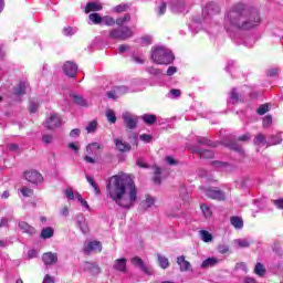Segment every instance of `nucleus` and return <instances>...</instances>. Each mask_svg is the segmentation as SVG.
Segmentation results:
<instances>
[{"label": "nucleus", "instance_id": "nucleus-21", "mask_svg": "<svg viewBox=\"0 0 283 283\" xmlns=\"http://www.w3.org/2000/svg\"><path fill=\"white\" fill-rule=\"evenodd\" d=\"M203 12H207L208 14H218V12H220V6L216 2H209L205 7Z\"/></svg>", "mask_w": 283, "mask_h": 283}, {"label": "nucleus", "instance_id": "nucleus-49", "mask_svg": "<svg viewBox=\"0 0 283 283\" xmlns=\"http://www.w3.org/2000/svg\"><path fill=\"white\" fill-rule=\"evenodd\" d=\"M132 19V17H129V14H125L122 18H118L116 20L117 25H125V23H127L129 20Z\"/></svg>", "mask_w": 283, "mask_h": 283}, {"label": "nucleus", "instance_id": "nucleus-29", "mask_svg": "<svg viewBox=\"0 0 283 283\" xmlns=\"http://www.w3.org/2000/svg\"><path fill=\"white\" fill-rule=\"evenodd\" d=\"M86 180L88 185H91V187L94 189L95 196H101V188H98V184H96L94 178H92L90 175H86Z\"/></svg>", "mask_w": 283, "mask_h": 283}, {"label": "nucleus", "instance_id": "nucleus-46", "mask_svg": "<svg viewBox=\"0 0 283 283\" xmlns=\"http://www.w3.org/2000/svg\"><path fill=\"white\" fill-rule=\"evenodd\" d=\"M103 25H114L116 23V20L109 15H105L102 18Z\"/></svg>", "mask_w": 283, "mask_h": 283}, {"label": "nucleus", "instance_id": "nucleus-56", "mask_svg": "<svg viewBox=\"0 0 283 283\" xmlns=\"http://www.w3.org/2000/svg\"><path fill=\"white\" fill-rule=\"evenodd\" d=\"M271 123H273V117H271V115H266L263 118V127H269V125H271Z\"/></svg>", "mask_w": 283, "mask_h": 283}, {"label": "nucleus", "instance_id": "nucleus-8", "mask_svg": "<svg viewBox=\"0 0 283 283\" xmlns=\"http://www.w3.org/2000/svg\"><path fill=\"white\" fill-rule=\"evenodd\" d=\"M63 125V119L60 114L52 113L51 116L45 122V127L48 129H56Z\"/></svg>", "mask_w": 283, "mask_h": 283}, {"label": "nucleus", "instance_id": "nucleus-34", "mask_svg": "<svg viewBox=\"0 0 283 283\" xmlns=\"http://www.w3.org/2000/svg\"><path fill=\"white\" fill-rule=\"evenodd\" d=\"M193 154H197V156H199V158H213V151L211 150H202V149H198V150H192Z\"/></svg>", "mask_w": 283, "mask_h": 283}, {"label": "nucleus", "instance_id": "nucleus-24", "mask_svg": "<svg viewBox=\"0 0 283 283\" xmlns=\"http://www.w3.org/2000/svg\"><path fill=\"white\" fill-rule=\"evenodd\" d=\"M84 269L88 271V273H92V275H98V273H101V268L94 263L86 262Z\"/></svg>", "mask_w": 283, "mask_h": 283}, {"label": "nucleus", "instance_id": "nucleus-20", "mask_svg": "<svg viewBox=\"0 0 283 283\" xmlns=\"http://www.w3.org/2000/svg\"><path fill=\"white\" fill-rule=\"evenodd\" d=\"M103 10V4L101 2H88L85 8L86 14H90V12H98Z\"/></svg>", "mask_w": 283, "mask_h": 283}, {"label": "nucleus", "instance_id": "nucleus-40", "mask_svg": "<svg viewBox=\"0 0 283 283\" xmlns=\"http://www.w3.org/2000/svg\"><path fill=\"white\" fill-rule=\"evenodd\" d=\"M62 32H63L64 36H74V34H76V32H78V29L73 28V27H65Z\"/></svg>", "mask_w": 283, "mask_h": 283}, {"label": "nucleus", "instance_id": "nucleus-62", "mask_svg": "<svg viewBox=\"0 0 283 283\" xmlns=\"http://www.w3.org/2000/svg\"><path fill=\"white\" fill-rule=\"evenodd\" d=\"M218 251H219V253H221V255H224V253H229V248H228V245H220L218 248Z\"/></svg>", "mask_w": 283, "mask_h": 283}, {"label": "nucleus", "instance_id": "nucleus-42", "mask_svg": "<svg viewBox=\"0 0 283 283\" xmlns=\"http://www.w3.org/2000/svg\"><path fill=\"white\" fill-rule=\"evenodd\" d=\"M254 273H255V275H259L260 277H262V275H264V273H266V269L264 268V265L262 263H256V265L254 268Z\"/></svg>", "mask_w": 283, "mask_h": 283}, {"label": "nucleus", "instance_id": "nucleus-45", "mask_svg": "<svg viewBox=\"0 0 283 283\" xmlns=\"http://www.w3.org/2000/svg\"><path fill=\"white\" fill-rule=\"evenodd\" d=\"M240 102V96L238 95V92L235 91V88H233L230 93V103L232 105H235V103Z\"/></svg>", "mask_w": 283, "mask_h": 283}, {"label": "nucleus", "instance_id": "nucleus-9", "mask_svg": "<svg viewBox=\"0 0 283 283\" xmlns=\"http://www.w3.org/2000/svg\"><path fill=\"white\" fill-rule=\"evenodd\" d=\"M122 118L124 120V125L128 129H136V126L138 125V117L129 112H125L122 114Z\"/></svg>", "mask_w": 283, "mask_h": 283}, {"label": "nucleus", "instance_id": "nucleus-13", "mask_svg": "<svg viewBox=\"0 0 283 283\" xmlns=\"http://www.w3.org/2000/svg\"><path fill=\"white\" fill-rule=\"evenodd\" d=\"M63 72L66 74V76L75 78L76 72H78V65H76L74 62H66L63 66Z\"/></svg>", "mask_w": 283, "mask_h": 283}, {"label": "nucleus", "instance_id": "nucleus-53", "mask_svg": "<svg viewBox=\"0 0 283 283\" xmlns=\"http://www.w3.org/2000/svg\"><path fill=\"white\" fill-rule=\"evenodd\" d=\"M258 114H260V116H264V114H266V112H269V105L268 104H263L258 108Z\"/></svg>", "mask_w": 283, "mask_h": 283}, {"label": "nucleus", "instance_id": "nucleus-7", "mask_svg": "<svg viewBox=\"0 0 283 283\" xmlns=\"http://www.w3.org/2000/svg\"><path fill=\"white\" fill-rule=\"evenodd\" d=\"M24 178L28 180V182H31V185H43V175L39 172V170H27L24 171Z\"/></svg>", "mask_w": 283, "mask_h": 283}, {"label": "nucleus", "instance_id": "nucleus-16", "mask_svg": "<svg viewBox=\"0 0 283 283\" xmlns=\"http://www.w3.org/2000/svg\"><path fill=\"white\" fill-rule=\"evenodd\" d=\"M18 227L22 233H27L28 235H34L36 233V229L25 221H19Z\"/></svg>", "mask_w": 283, "mask_h": 283}, {"label": "nucleus", "instance_id": "nucleus-47", "mask_svg": "<svg viewBox=\"0 0 283 283\" xmlns=\"http://www.w3.org/2000/svg\"><path fill=\"white\" fill-rule=\"evenodd\" d=\"M106 118H107L108 123H112V124L116 123V114L114 113V111L107 109Z\"/></svg>", "mask_w": 283, "mask_h": 283}, {"label": "nucleus", "instance_id": "nucleus-52", "mask_svg": "<svg viewBox=\"0 0 283 283\" xmlns=\"http://www.w3.org/2000/svg\"><path fill=\"white\" fill-rule=\"evenodd\" d=\"M36 109H39V103L31 101L29 106V112L31 114H36Z\"/></svg>", "mask_w": 283, "mask_h": 283}, {"label": "nucleus", "instance_id": "nucleus-63", "mask_svg": "<svg viewBox=\"0 0 283 283\" xmlns=\"http://www.w3.org/2000/svg\"><path fill=\"white\" fill-rule=\"evenodd\" d=\"M273 203L277 209H283V199L274 200Z\"/></svg>", "mask_w": 283, "mask_h": 283}, {"label": "nucleus", "instance_id": "nucleus-19", "mask_svg": "<svg viewBox=\"0 0 283 283\" xmlns=\"http://www.w3.org/2000/svg\"><path fill=\"white\" fill-rule=\"evenodd\" d=\"M177 264L182 273L191 271V263L185 259V255L177 258Z\"/></svg>", "mask_w": 283, "mask_h": 283}, {"label": "nucleus", "instance_id": "nucleus-39", "mask_svg": "<svg viewBox=\"0 0 283 283\" xmlns=\"http://www.w3.org/2000/svg\"><path fill=\"white\" fill-rule=\"evenodd\" d=\"M201 212L205 216V218H211L213 216V212L211 211V208L207 206V203H202L200 206Z\"/></svg>", "mask_w": 283, "mask_h": 283}, {"label": "nucleus", "instance_id": "nucleus-38", "mask_svg": "<svg viewBox=\"0 0 283 283\" xmlns=\"http://www.w3.org/2000/svg\"><path fill=\"white\" fill-rule=\"evenodd\" d=\"M90 21H92V23H94L95 25H98L103 22V17H101V14L98 13H91L88 15Z\"/></svg>", "mask_w": 283, "mask_h": 283}, {"label": "nucleus", "instance_id": "nucleus-31", "mask_svg": "<svg viewBox=\"0 0 283 283\" xmlns=\"http://www.w3.org/2000/svg\"><path fill=\"white\" fill-rule=\"evenodd\" d=\"M157 260L160 269H169V259L163 254H157Z\"/></svg>", "mask_w": 283, "mask_h": 283}, {"label": "nucleus", "instance_id": "nucleus-26", "mask_svg": "<svg viewBox=\"0 0 283 283\" xmlns=\"http://www.w3.org/2000/svg\"><path fill=\"white\" fill-rule=\"evenodd\" d=\"M254 145H256V147H269L270 146L269 140L266 142V138L262 134H259L255 136Z\"/></svg>", "mask_w": 283, "mask_h": 283}, {"label": "nucleus", "instance_id": "nucleus-12", "mask_svg": "<svg viewBox=\"0 0 283 283\" xmlns=\"http://www.w3.org/2000/svg\"><path fill=\"white\" fill-rule=\"evenodd\" d=\"M132 264L138 266L146 275H154V271L149 266L145 265V262L139 256H135L130 260Z\"/></svg>", "mask_w": 283, "mask_h": 283}, {"label": "nucleus", "instance_id": "nucleus-30", "mask_svg": "<svg viewBox=\"0 0 283 283\" xmlns=\"http://www.w3.org/2000/svg\"><path fill=\"white\" fill-rule=\"evenodd\" d=\"M27 88L28 84L25 82L19 83L14 88L15 96H23V94H25Z\"/></svg>", "mask_w": 283, "mask_h": 283}, {"label": "nucleus", "instance_id": "nucleus-14", "mask_svg": "<svg viewBox=\"0 0 283 283\" xmlns=\"http://www.w3.org/2000/svg\"><path fill=\"white\" fill-rule=\"evenodd\" d=\"M76 227L80 228L82 233H90V226H87V221L85 219V216L77 214L75 218Z\"/></svg>", "mask_w": 283, "mask_h": 283}, {"label": "nucleus", "instance_id": "nucleus-54", "mask_svg": "<svg viewBox=\"0 0 283 283\" xmlns=\"http://www.w3.org/2000/svg\"><path fill=\"white\" fill-rule=\"evenodd\" d=\"M147 71L149 72V74H154L155 76H160V74H163L161 70H158L154 66L148 67Z\"/></svg>", "mask_w": 283, "mask_h": 283}, {"label": "nucleus", "instance_id": "nucleus-61", "mask_svg": "<svg viewBox=\"0 0 283 283\" xmlns=\"http://www.w3.org/2000/svg\"><path fill=\"white\" fill-rule=\"evenodd\" d=\"M176 72H178V67L169 66L167 70V76H174V74H176Z\"/></svg>", "mask_w": 283, "mask_h": 283}, {"label": "nucleus", "instance_id": "nucleus-23", "mask_svg": "<svg viewBox=\"0 0 283 283\" xmlns=\"http://www.w3.org/2000/svg\"><path fill=\"white\" fill-rule=\"evenodd\" d=\"M219 263H220V259L214 256L208 258L203 260V262L201 263V269H209L210 266H216Z\"/></svg>", "mask_w": 283, "mask_h": 283}, {"label": "nucleus", "instance_id": "nucleus-36", "mask_svg": "<svg viewBox=\"0 0 283 283\" xmlns=\"http://www.w3.org/2000/svg\"><path fill=\"white\" fill-rule=\"evenodd\" d=\"M54 235V229L48 227V228H43L41 231V238H43V240H48L50 238H52Z\"/></svg>", "mask_w": 283, "mask_h": 283}, {"label": "nucleus", "instance_id": "nucleus-22", "mask_svg": "<svg viewBox=\"0 0 283 283\" xmlns=\"http://www.w3.org/2000/svg\"><path fill=\"white\" fill-rule=\"evenodd\" d=\"M115 271H120L124 273V271H127V259H117L114 263Z\"/></svg>", "mask_w": 283, "mask_h": 283}, {"label": "nucleus", "instance_id": "nucleus-3", "mask_svg": "<svg viewBox=\"0 0 283 283\" xmlns=\"http://www.w3.org/2000/svg\"><path fill=\"white\" fill-rule=\"evenodd\" d=\"M175 59L174 53L167 46L156 45L151 49V60L157 65H169Z\"/></svg>", "mask_w": 283, "mask_h": 283}, {"label": "nucleus", "instance_id": "nucleus-27", "mask_svg": "<svg viewBox=\"0 0 283 283\" xmlns=\"http://www.w3.org/2000/svg\"><path fill=\"white\" fill-rule=\"evenodd\" d=\"M230 223L234 229H242L244 227V221L242 220V217H232L230 218Z\"/></svg>", "mask_w": 283, "mask_h": 283}, {"label": "nucleus", "instance_id": "nucleus-18", "mask_svg": "<svg viewBox=\"0 0 283 283\" xmlns=\"http://www.w3.org/2000/svg\"><path fill=\"white\" fill-rule=\"evenodd\" d=\"M127 92H128V88L126 86H117L107 93V97L116 99L120 96V94H125Z\"/></svg>", "mask_w": 283, "mask_h": 283}, {"label": "nucleus", "instance_id": "nucleus-6", "mask_svg": "<svg viewBox=\"0 0 283 283\" xmlns=\"http://www.w3.org/2000/svg\"><path fill=\"white\" fill-rule=\"evenodd\" d=\"M103 146H101L99 143H92V144H88L86 146V154L84 156V160L85 163H90L91 165H96V158L92 157V156H96V151L98 149H102Z\"/></svg>", "mask_w": 283, "mask_h": 283}, {"label": "nucleus", "instance_id": "nucleus-64", "mask_svg": "<svg viewBox=\"0 0 283 283\" xmlns=\"http://www.w3.org/2000/svg\"><path fill=\"white\" fill-rule=\"evenodd\" d=\"M42 283H54V277L46 274Z\"/></svg>", "mask_w": 283, "mask_h": 283}, {"label": "nucleus", "instance_id": "nucleus-48", "mask_svg": "<svg viewBox=\"0 0 283 283\" xmlns=\"http://www.w3.org/2000/svg\"><path fill=\"white\" fill-rule=\"evenodd\" d=\"M154 182L155 185H160V168L158 166H154Z\"/></svg>", "mask_w": 283, "mask_h": 283}, {"label": "nucleus", "instance_id": "nucleus-58", "mask_svg": "<svg viewBox=\"0 0 283 283\" xmlns=\"http://www.w3.org/2000/svg\"><path fill=\"white\" fill-rule=\"evenodd\" d=\"M140 140L144 143H151V139L154 138L151 135L143 134L139 136Z\"/></svg>", "mask_w": 283, "mask_h": 283}, {"label": "nucleus", "instance_id": "nucleus-55", "mask_svg": "<svg viewBox=\"0 0 283 283\" xmlns=\"http://www.w3.org/2000/svg\"><path fill=\"white\" fill-rule=\"evenodd\" d=\"M60 216L67 218L70 216V208L67 206L62 207L60 210Z\"/></svg>", "mask_w": 283, "mask_h": 283}, {"label": "nucleus", "instance_id": "nucleus-5", "mask_svg": "<svg viewBox=\"0 0 283 283\" xmlns=\"http://www.w3.org/2000/svg\"><path fill=\"white\" fill-rule=\"evenodd\" d=\"M64 196L67 198V200H77V202L83 207L84 211H92L90 203L83 199V196H81L78 191L72 188H66L64 190Z\"/></svg>", "mask_w": 283, "mask_h": 283}, {"label": "nucleus", "instance_id": "nucleus-35", "mask_svg": "<svg viewBox=\"0 0 283 283\" xmlns=\"http://www.w3.org/2000/svg\"><path fill=\"white\" fill-rule=\"evenodd\" d=\"M283 140V134L282 133H279L276 135H273L270 137L269 139V145H280V143H282Z\"/></svg>", "mask_w": 283, "mask_h": 283}, {"label": "nucleus", "instance_id": "nucleus-25", "mask_svg": "<svg viewBox=\"0 0 283 283\" xmlns=\"http://www.w3.org/2000/svg\"><path fill=\"white\" fill-rule=\"evenodd\" d=\"M232 244H233L234 249H238V247L240 249H247L250 247L251 243L249 242L248 239H234L232 241Z\"/></svg>", "mask_w": 283, "mask_h": 283}, {"label": "nucleus", "instance_id": "nucleus-28", "mask_svg": "<svg viewBox=\"0 0 283 283\" xmlns=\"http://www.w3.org/2000/svg\"><path fill=\"white\" fill-rule=\"evenodd\" d=\"M199 238L202 242H213V235L207 230L199 231Z\"/></svg>", "mask_w": 283, "mask_h": 283}, {"label": "nucleus", "instance_id": "nucleus-51", "mask_svg": "<svg viewBox=\"0 0 283 283\" xmlns=\"http://www.w3.org/2000/svg\"><path fill=\"white\" fill-rule=\"evenodd\" d=\"M151 43H153V39H151V36H149V35H145V36H143V38L140 39V44H142L143 46L151 45Z\"/></svg>", "mask_w": 283, "mask_h": 283}, {"label": "nucleus", "instance_id": "nucleus-43", "mask_svg": "<svg viewBox=\"0 0 283 283\" xmlns=\"http://www.w3.org/2000/svg\"><path fill=\"white\" fill-rule=\"evenodd\" d=\"M144 209H150V207H154L156 205V199L153 197H147L145 201L142 202Z\"/></svg>", "mask_w": 283, "mask_h": 283}, {"label": "nucleus", "instance_id": "nucleus-33", "mask_svg": "<svg viewBox=\"0 0 283 283\" xmlns=\"http://www.w3.org/2000/svg\"><path fill=\"white\" fill-rule=\"evenodd\" d=\"M71 96L76 105H80L81 107H87V101H85L83 96L78 94H72Z\"/></svg>", "mask_w": 283, "mask_h": 283}, {"label": "nucleus", "instance_id": "nucleus-37", "mask_svg": "<svg viewBox=\"0 0 283 283\" xmlns=\"http://www.w3.org/2000/svg\"><path fill=\"white\" fill-rule=\"evenodd\" d=\"M142 119L144 120V123H146V125H154V123H156L157 120V117L153 114H144L142 116Z\"/></svg>", "mask_w": 283, "mask_h": 283}, {"label": "nucleus", "instance_id": "nucleus-59", "mask_svg": "<svg viewBox=\"0 0 283 283\" xmlns=\"http://www.w3.org/2000/svg\"><path fill=\"white\" fill-rule=\"evenodd\" d=\"M71 138H78L81 136V129L75 128L70 132Z\"/></svg>", "mask_w": 283, "mask_h": 283}, {"label": "nucleus", "instance_id": "nucleus-32", "mask_svg": "<svg viewBox=\"0 0 283 283\" xmlns=\"http://www.w3.org/2000/svg\"><path fill=\"white\" fill-rule=\"evenodd\" d=\"M182 96V92L178 88H172L167 93V98H170L171 101H176Z\"/></svg>", "mask_w": 283, "mask_h": 283}, {"label": "nucleus", "instance_id": "nucleus-2", "mask_svg": "<svg viewBox=\"0 0 283 283\" xmlns=\"http://www.w3.org/2000/svg\"><path fill=\"white\" fill-rule=\"evenodd\" d=\"M262 23L258 10L248 9L245 4L238 3L224 15V30L232 36L238 30H253Z\"/></svg>", "mask_w": 283, "mask_h": 283}, {"label": "nucleus", "instance_id": "nucleus-41", "mask_svg": "<svg viewBox=\"0 0 283 283\" xmlns=\"http://www.w3.org/2000/svg\"><path fill=\"white\" fill-rule=\"evenodd\" d=\"M98 127V122L92 120L86 125V132L87 134H94Z\"/></svg>", "mask_w": 283, "mask_h": 283}, {"label": "nucleus", "instance_id": "nucleus-10", "mask_svg": "<svg viewBox=\"0 0 283 283\" xmlns=\"http://www.w3.org/2000/svg\"><path fill=\"white\" fill-rule=\"evenodd\" d=\"M203 193L207 198H211L212 200H224L226 198L222 190H216L213 188H203Z\"/></svg>", "mask_w": 283, "mask_h": 283}, {"label": "nucleus", "instance_id": "nucleus-57", "mask_svg": "<svg viewBox=\"0 0 283 283\" xmlns=\"http://www.w3.org/2000/svg\"><path fill=\"white\" fill-rule=\"evenodd\" d=\"M165 12H167V3L161 2L160 6L158 7V14L163 15L165 14Z\"/></svg>", "mask_w": 283, "mask_h": 283}, {"label": "nucleus", "instance_id": "nucleus-50", "mask_svg": "<svg viewBox=\"0 0 283 283\" xmlns=\"http://www.w3.org/2000/svg\"><path fill=\"white\" fill-rule=\"evenodd\" d=\"M212 165L220 171H222V169H227V167H229L228 163H222V161H214V163H212Z\"/></svg>", "mask_w": 283, "mask_h": 283}, {"label": "nucleus", "instance_id": "nucleus-15", "mask_svg": "<svg viewBox=\"0 0 283 283\" xmlns=\"http://www.w3.org/2000/svg\"><path fill=\"white\" fill-rule=\"evenodd\" d=\"M42 260L46 266H50L59 262V255L56 253L46 252L42 255Z\"/></svg>", "mask_w": 283, "mask_h": 283}, {"label": "nucleus", "instance_id": "nucleus-60", "mask_svg": "<svg viewBox=\"0 0 283 283\" xmlns=\"http://www.w3.org/2000/svg\"><path fill=\"white\" fill-rule=\"evenodd\" d=\"M127 10V4H118L114 8V12H125Z\"/></svg>", "mask_w": 283, "mask_h": 283}, {"label": "nucleus", "instance_id": "nucleus-1", "mask_svg": "<svg viewBox=\"0 0 283 283\" xmlns=\"http://www.w3.org/2000/svg\"><path fill=\"white\" fill-rule=\"evenodd\" d=\"M107 196L122 209H132L138 200V190L127 174L115 175L106 185Z\"/></svg>", "mask_w": 283, "mask_h": 283}, {"label": "nucleus", "instance_id": "nucleus-4", "mask_svg": "<svg viewBox=\"0 0 283 283\" xmlns=\"http://www.w3.org/2000/svg\"><path fill=\"white\" fill-rule=\"evenodd\" d=\"M133 36L134 32L129 27H119L109 31V39H116L117 41H127V39Z\"/></svg>", "mask_w": 283, "mask_h": 283}, {"label": "nucleus", "instance_id": "nucleus-11", "mask_svg": "<svg viewBox=\"0 0 283 283\" xmlns=\"http://www.w3.org/2000/svg\"><path fill=\"white\" fill-rule=\"evenodd\" d=\"M103 251V245L99 241H90L84 248V253L90 255V253H101Z\"/></svg>", "mask_w": 283, "mask_h": 283}, {"label": "nucleus", "instance_id": "nucleus-44", "mask_svg": "<svg viewBox=\"0 0 283 283\" xmlns=\"http://www.w3.org/2000/svg\"><path fill=\"white\" fill-rule=\"evenodd\" d=\"M20 192L22 193L23 198H32V196H34V190L28 187L21 188Z\"/></svg>", "mask_w": 283, "mask_h": 283}, {"label": "nucleus", "instance_id": "nucleus-17", "mask_svg": "<svg viewBox=\"0 0 283 283\" xmlns=\"http://www.w3.org/2000/svg\"><path fill=\"white\" fill-rule=\"evenodd\" d=\"M115 147L122 154H125L126 151H132V145H129L126 142H123V139L120 138L115 139Z\"/></svg>", "mask_w": 283, "mask_h": 283}]
</instances>
